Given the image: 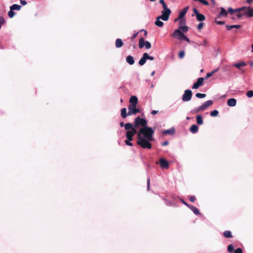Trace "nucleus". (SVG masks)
I'll return each mask as SVG.
<instances>
[{"instance_id":"1","label":"nucleus","mask_w":253,"mask_h":253,"mask_svg":"<svg viewBox=\"0 0 253 253\" xmlns=\"http://www.w3.org/2000/svg\"><path fill=\"white\" fill-rule=\"evenodd\" d=\"M147 123L146 119L138 116L134 119V126L135 128L142 126L137 132V145L143 149H150L152 148L150 141L154 140V131L152 127L147 126Z\"/></svg>"},{"instance_id":"2","label":"nucleus","mask_w":253,"mask_h":253,"mask_svg":"<svg viewBox=\"0 0 253 253\" xmlns=\"http://www.w3.org/2000/svg\"><path fill=\"white\" fill-rule=\"evenodd\" d=\"M171 36L173 37H178V39L180 40H184L187 42H190V40L183 34L180 29L175 30L172 34Z\"/></svg>"},{"instance_id":"3","label":"nucleus","mask_w":253,"mask_h":253,"mask_svg":"<svg viewBox=\"0 0 253 253\" xmlns=\"http://www.w3.org/2000/svg\"><path fill=\"white\" fill-rule=\"evenodd\" d=\"M213 104V101L212 100H208L206 101L203 104L199 106L194 111L195 113H198L200 111H202L206 109L209 107L211 106Z\"/></svg>"},{"instance_id":"4","label":"nucleus","mask_w":253,"mask_h":253,"mask_svg":"<svg viewBox=\"0 0 253 253\" xmlns=\"http://www.w3.org/2000/svg\"><path fill=\"white\" fill-rule=\"evenodd\" d=\"M128 115H135L140 112V110L136 108V105L133 104H129L128 106Z\"/></svg>"},{"instance_id":"5","label":"nucleus","mask_w":253,"mask_h":253,"mask_svg":"<svg viewBox=\"0 0 253 253\" xmlns=\"http://www.w3.org/2000/svg\"><path fill=\"white\" fill-rule=\"evenodd\" d=\"M171 13L170 9L163 10L162 11V15L158 16V19H161L164 21H168Z\"/></svg>"},{"instance_id":"6","label":"nucleus","mask_w":253,"mask_h":253,"mask_svg":"<svg viewBox=\"0 0 253 253\" xmlns=\"http://www.w3.org/2000/svg\"><path fill=\"white\" fill-rule=\"evenodd\" d=\"M144 46L146 49H150L151 47V44L149 42L145 41L143 38H141L139 40V47L141 49Z\"/></svg>"},{"instance_id":"7","label":"nucleus","mask_w":253,"mask_h":253,"mask_svg":"<svg viewBox=\"0 0 253 253\" xmlns=\"http://www.w3.org/2000/svg\"><path fill=\"white\" fill-rule=\"evenodd\" d=\"M192 96V92L190 89L185 90L184 93L182 95V99L183 101H189L191 99Z\"/></svg>"},{"instance_id":"8","label":"nucleus","mask_w":253,"mask_h":253,"mask_svg":"<svg viewBox=\"0 0 253 253\" xmlns=\"http://www.w3.org/2000/svg\"><path fill=\"white\" fill-rule=\"evenodd\" d=\"M204 80H205V79L203 78H198L197 82L193 84L192 88L193 89H197L200 86L203 85V84H204Z\"/></svg>"},{"instance_id":"9","label":"nucleus","mask_w":253,"mask_h":253,"mask_svg":"<svg viewBox=\"0 0 253 253\" xmlns=\"http://www.w3.org/2000/svg\"><path fill=\"white\" fill-rule=\"evenodd\" d=\"M193 11L199 21H203L205 19V16L203 14L200 13L196 8H194Z\"/></svg>"},{"instance_id":"10","label":"nucleus","mask_w":253,"mask_h":253,"mask_svg":"<svg viewBox=\"0 0 253 253\" xmlns=\"http://www.w3.org/2000/svg\"><path fill=\"white\" fill-rule=\"evenodd\" d=\"M160 164L161 165V167L162 169H168L169 168V164L168 162L165 159L161 158L160 160Z\"/></svg>"},{"instance_id":"11","label":"nucleus","mask_w":253,"mask_h":253,"mask_svg":"<svg viewBox=\"0 0 253 253\" xmlns=\"http://www.w3.org/2000/svg\"><path fill=\"white\" fill-rule=\"evenodd\" d=\"M137 131L136 129V128H132V130H128L126 131V138H128V137H133V136L136 134L137 133Z\"/></svg>"},{"instance_id":"12","label":"nucleus","mask_w":253,"mask_h":253,"mask_svg":"<svg viewBox=\"0 0 253 253\" xmlns=\"http://www.w3.org/2000/svg\"><path fill=\"white\" fill-rule=\"evenodd\" d=\"M244 15L248 17H253V8L250 7L247 8V10L244 12Z\"/></svg>"},{"instance_id":"13","label":"nucleus","mask_w":253,"mask_h":253,"mask_svg":"<svg viewBox=\"0 0 253 253\" xmlns=\"http://www.w3.org/2000/svg\"><path fill=\"white\" fill-rule=\"evenodd\" d=\"M228 12L223 7H220V11L217 15V18H220L221 16H227Z\"/></svg>"},{"instance_id":"14","label":"nucleus","mask_w":253,"mask_h":253,"mask_svg":"<svg viewBox=\"0 0 253 253\" xmlns=\"http://www.w3.org/2000/svg\"><path fill=\"white\" fill-rule=\"evenodd\" d=\"M236 100L235 98H230L227 100V104L229 106L234 107L236 104Z\"/></svg>"},{"instance_id":"15","label":"nucleus","mask_w":253,"mask_h":253,"mask_svg":"<svg viewBox=\"0 0 253 253\" xmlns=\"http://www.w3.org/2000/svg\"><path fill=\"white\" fill-rule=\"evenodd\" d=\"M129 101L130 104H133L134 105H136L138 103L137 97L136 96H132L130 97Z\"/></svg>"},{"instance_id":"16","label":"nucleus","mask_w":253,"mask_h":253,"mask_svg":"<svg viewBox=\"0 0 253 253\" xmlns=\"http://www.w3.org/2000/svg\"><path fill=\"white\" fill-rule=\"evenodd\" d=\"M175 132V129L173 127L171 128L170 129L165 130L163 131V134L164 135L169 134L173 135Z\"/></svg>"},{"instance_id":"17","label":"nucleus","mask_w":253,"mask_h":253,"mask_svg":"<svg viewBox=\"0 0 253 253\" xmlns=\"http://www.w3.org/2000/svg\"><path fill=\"white\" fill-rule=\"evenodd\" d=\"M188 208L196 215L200 214L199 210L193 205L188 206Z\"/></svg>"},{"instance_id":"18","label":"nucleus","mask_w":253,"mask_h":253,"mask_svg":"<svg viewBox=\"0 0 253 253\" xmlns=\"http://www.w3.org/2000/svg\"><path fill=\"white\" fill-rule=\"evenodd\" d=\"M188 9H189V6H186L182 10H181L179 12V15H180V18H183L184 17L185 14L187 12Z\"/></svg>"},{"instance_id":"19","label":"nucleus","mask_w":253,"mask_h":253,"mask_svg":"<svg viewBox=\"0 0 253 253\" xmlns=\"http://www.w3.org/2000/svg\"><path fill=\"white\" fill-rule=\"evenodd\" d=\"M246 65H247V64L245 62L242 61V62H241L239 63H237L234 64L233 65V66L236 67L237 68H238L239 69H241V68L242 67H245Z\"/></svg>"},{"instance_id":"20","label":"nucleus","mask_w":253,"mask_h":253,"mask_svg":"<svg viewBox=\"0 0 253 253\" xmlns=\"http://www.w3.org/2000/svg\"><path fill=\"white\" fill-rule=\"evenodd\" d=\"M123 42L121 39H117L116 40L115 46L117 48H120L123 45Z\"/></svg>"},{"instance_id":"21","label":"nucleus","mask_w":253,"mask_h":253,"mask_svg":"<svg viewBox=\"0 0 253 253\" xmlns=\"http://www.w3.org/2000/svg\"><path fill=\"white\" fill-rule=\"evenodd\" d=\"M146 54H145V53H144L143 54V56L141 58V59L139 60V64L141 66H142L143 65L145 62H146V61L147 60V58H146Z\"/></svg>"},{"instance_id":"22","label":"nucleus","mask_w":253,"mask_h":253,"mask_svg":"<svg viewBox=\"0 0 253 253\" xmlns=\"http://www.w3.org/2000/svg\"><path fill=\"white\" fill-rule=\"evenodd\" d=\"M126 61L130 65H133L134 63L133 57L131 55H128L126 57Z\"/></svg>"},{"instance_id":"23","label":"nucleus","mask_w":253,"mask_h":253,"mask_svg":"<svg viewBox=\"0 0 253 253\" xmlns=\"http://www.w3.org/2000/svg\"><path fill=\"white\" fill-rule=\"evenodd\" d=\"M199 127L196 125H193L191 126L190 130L193 133H195L198 131Z\"/></svg>"},{"instance_id":"24","label":"nucleus","mask_w":253,"mask_h":253,"mask_svg":"<svg viewBox=\"0 0 253 253\" xmlns=\"http://www.w3.org/2000/svg\"><path fill=\"white\" fill-rule=\"evenodd\" d=\"M125 128L126 130L128 131L132 130V128H135V127L134 126L133 127V125H132V124L127 123L125 124Z\"/></svg>"},{"instance_id":"25","label":"nucleus","mask_w":253,"mask_h":253,"mask_svg":"<svg viewBox=\"0 0 253 253\" xmlns=\"http://www.w3.org/2000/svg\"><path fill=\"white\" fill-rule=\"evenodd\" d=\"M196 122L199 125L203 124V118L201 115H198L196 116Z\"/></svg>"},{"instance_id":"26","label":"nucleus","mask_w":253,"mask_h":253,"mask_svg":"<svg viewBox=\"0 0 253 253\" xmlns=\"http://www.w3.org/2000/svg\"><path fill=\"white\" fill-rule=\"evenodd\" d=\"M121 117L124 119L126 118L128 115V113H126V108H122L121 110Z\"/></svg>"},{"instance_id":"27","label":"nucleus","mask_w":253,"mask_h":253,"mask_svg":"<svg viewBox=\"0 0 253 253\" xmlns=\"http://www.w3.org/2000/svg\"><path fill=\"white\" fill-rule=\"evenodd\" d=\"M218 69H219V68H218L213 70L212 71H211L210 73H208L207 74L206 77H205V78H204L205 80H207L208 78H209L210 77H211L214 73H215L216 72H217L218 71Z\"/></svg>"},{"instance_id":"28","label":"nucleus","mask_w":253,"mask_h":253,"mask_svg":"<svg viewBox=\"0 0 253 253\" xmlns=\"http://www.w3.org/2000/svg\"><path fill=\"white\" fill-rule=\"evenodd\" d=\"M21 8V5H18L16 4H14L10 7V9L12 10H20Z\"/></svg>"},{"instance_id":"29","label":"nucleus","mask_w":253,"mask_h":253,"mask_svg":"<svg viewBox=\"0 0 253 253\" xmlns=\"http://www.w3.org/2000/svg\"><path fill=\"white\" fill-rule=\"evenodd\" d=\"M241 27L240 25H226V28L227 30H230L233 28L239 29Z\"/></svg>"},{"instance_id":"30","label":"nucleus","mask_w":253,"mask_h":253,"mask_svg":"<svg viewBox=\"0 0 253 253\" xmlns=\"http://www.w3.org/2000/svg\"><path fill=\"white\" fill-rule=\"evenodd\" d=\"M160 19H158V17L156 18V21L155 22L156 25L158 27H162L164 25V23L160 20Z\"/></svg>"},{"instance_id":"31","label":"nucleus","mask_w":253,"mask_h":253,"mask_svg":"<svg viewBox=\"0 0 253 253\" xmlns=\"http://www.w3.org/2000/svg\"><path fill=\"white\" fill-rule=\"evenodd\" d=\"M223 236L225 238H230L232 237L231 232L230 231H225L223 232Z\"/></svg>"},{"instance_id":"32","label":"nucleus","mask_w":253,"mask_h":253,"mask_svg":"<svg viewBox=\"0 0 253 253\" xmlns=\"http://www.w3.org/2000/svg\"><path fill=\"white\" fill-rule=\"evenodd\" d=\"M218 114V111L216 110L211 112L210 115L212 117H216Z\"/></svg>"},{"instance_id":"33","label":"nucleus","mask_w":253,"mask_h":253,"mask_svg":"<svg viewBox=\"0 0 253 253\" xmlns=\"http://www.w3.org/2000/svg\"><path fill=\"white\" fill-rule=\"evenodd\" d=\"M206 96V94L197 93L196 94V96L199 98H203L205 97Z\"/></svg>"},{"instance_id":"34","label":"nucleus","mask_w":253,"mask_h":253,"mask_svg":"<svg viewBox=\"0 0 253 253\" xmlns=\"http://www.w3.org/2000/svg\"><path fill=\"white\" fill-rule=\"evenodd\" d=\"M178 29L182 30L184 32H187L188 30V27L187 26H179V28Z\"/></svg>"},{"instance_id":"35","label":"nucleus","mask_w":253,"mask_h":253,"mask_svg":"<svg viewBox=\"0 0 253 253\" xmlns=\"http://www.w3.org/2000/svg\"><path fill=\"white\" fill-rule=\"evenodd\" d=\"M5 22V20L4 18L1 16H0V29L1 28V26L3 24H4Z\"/></svg>"},{"instance_id":"36","label":"nucleus","mask_w":253,"mask_h":253,"mask_svg":"<svg viewBox=\"0 0 253 253\" xmlns=\"http://www.w3.org/2000/svg\"><path fill=\"white\" fill-rule=\"evenodd\" d=\"M247 7L246 6H243V7H241L240 8H238L235 9V11L239 12L242 11L245 9L247 10Z\"/></svg>"},{"instance_id":"37","label":"nucleus","mask_w":253,"mask_h":253,"mask_svg":"<svg viewBox=\"0 0 253 253\" xmlns=\"http://www.w3.org/2000/svg\"><path fill=\"white\" fill-rule=\"evenodd\" d=\"M227 251L229 253H231L234 251V247L232 244H230L228 246Z\"/></svg>"},{"instance_id":"38","label":"nucleus","mask_w":253,"mask_h":253,"mask_svg":"<svg viewBox=\"0 0 253 253\" xmlns=\"http://www.w3.org/2000/svg\"><path fill=\"white\" fill-rule=\"evenodd\" d=\"M8 15L10 18H12L15 15V12H13V10H10L8 12Z\"/></svg>"},{"instance_id":"39","label":"nucleus","mask_w":253,"mask_h":253,"mask_svg":"<svg viewBox=\"0 0 253 253\" xmlns=\"http://www.w3.org/2000/svg\"><path fill=\"white\" fill-rule=\"evenodd\" d=\"M184 56H185V52L183 50L179 52L178 57L179 58L182 59L184 57Z\"/></svg>"},{"instance_id":"40","label":"nucleus","mask_w":253,"mask_h":253,"mask_svg":"<svg viewBox=\"0 0 253 253\" xmlns=\"http://www.w3.org/2000/svg\"><path fill=\"white\" fill-rule=\"evenodd\" d=\"M247 95L248 97H252L253 96V91L249 90L247 92Z\"/></svg>"},{"instance_id":"41","label":"nucleus","mask_w":253,"mask_h":253,"mask_svg":"<svg viewBox=\"0 0 253 253\" xmlns=\"http://www.w3.org/2000/svg\"><path fill=\"white\" fill-rule=\"evenodd\" d=\"M145 54L146 55V56L147 60L148 59V60H153L154 59V58L153 56H149L147 53H145Z\"/></svg>"},{"instance_id":"42","label":"nucleus","mask_w":253,"mask_h":253,"mask_svg":"<svg viewBox=\"0 0 253 253\" xmlns=\"http://www.w3.org/2000/svg\"><path fill=\"white\" fill-rule=\"evenodd\" d=\"M228 12L231 14H232L235 11V9H233L231 7H229L228 8Z\"/></svg>"},{"instance_id":"43","label":"nucleus","mask_w":253,"mask_h":253,"mask_svg":"<svg viewBox=\"0 0 253 253\" xmlns=\"http://www.w3.org/2000/svg\"><path fill=\"white\" fill-rule=\"evenodd\" d=\"M125 143L126 145H127L128 146H132L133 145L132 143L131 142H130V141H129L127 140H126L125 141Z\"/></svg>"},{"instance_id":"44","label":"nucleus","mask_w":253,"mask_h":253,"mask_svg":"<svg viewBox=\"0 0 253 253\" xmlns=\"http://www.w3.org/2000/svg\"><path fill=\"white\" fill-rule=\"evenodd\" d=\"M189 200L191 202H194L196 200V198L194 196H190Z\"/></svg>"},{"instance_id":"45","label":"nucleus","mask_w":253,"mask_h":253,"mask_svg":"<svg viewBox=\"0 0 253 253\" xmlns=\"http://www.w3.org/2000/svg\"><path fill=\"white\" fill-rule=\"evenodd\" d=\"M203 27H204V23H200L198 25L197 28L198 29V30H201V29H202L203 28Z\"/></svg>"},{"instance_id":"46","label":"nucleus","mask_w":253,"mask_h":253,"mask_svg":"<svg viewBox=\"0 0 253 253\" xmlns=\"http://www.w3.org/2000/svg\"><path fill=\"white\" fill-rule=\"evenodd\" d=\"M235 253H242V250L241 248H238L234 251Z\"/></svg>"},{"instance_id":"47","label":"nucleus","mask_w":253,"mask_h":253,"mask_svg":"<svg viewBox=\"0 0 253 253\" xmlns=\"http://www.w3.org/2000/svg\"><path fill=\"white\" fill-rule=\"evenodd\" d=\"M215 22L218 25H223L225 23L224 21H215Z\"/></svg>"},{"instance_id":"48","label":"nucleus","mask_w":253,"mask_h":253,"mask_svg":"<svg viewBox=\"0 0 253 253\" xmlns=\"http://www.w3.org/2000/svg\"><path fill=\"white\" fill-rule=\"evenodd\" d=\"M147 189H148V190H149L150 189V178L147 179Z\"/></svg>"},{"instance_id":"49","label":"nucleus","mask_w":253,"mask_h":253,"mask_svg":"<svg viewBox=\"0 0 253 253\" xmlns=\"http://www.w3.org/2000/svg\"><path fill=\"white\" fill-rule=\"evenodd\" d=\"M185 24V20H181L179 22V26H183V25Z\"/></svg>"},{"instance_id":"50","label":"nucleus","mask_w":253,"mask_h":253,"mask_svg":"<svg viewBox=\"0 0 253 253\" xmlns=\"http://www.w3.org/2000/svg\"><path fill=\"white\" fill-rule=\"evenodd\" d=\"M137 35L138 33L133 34L131 38V40H133L134 38H135Z\"/></svg>"},{"instance_id":"51","label":"nucleus","mask_w":253,"mask_h":253,"mask_svg":"<svg viewBox=\"0 0 253 253\" xmlns=\"http://www.w3.org/2000/svg\"><path fill=\"white\" fill-rule=\"evenodd\" d=\"M244 15V14H242V13H238L237 14V17L238 19H241L242 18V17Z\"/></svg>"},{"instance_id":"52","label":"nucleus","mask_w":253,"mask_h":253,"mask_svg":"<svg viewBox=\"0 0 253 253\" xmlns=\"http://www.w3.org/2000/svg\"><path fill=\"white\" fill-rule=\"evenodd\" d=\"M20 3H21V4H22L23 5H26L27 4V2L24 0H21Z\"/></svg>"},{"instance_id":"53","label":"nucleus","mask_w":253,"mask_h":253,"mask_svg":"<svg viewBox=\"0 0 253 253\" xmlns=\"http://www.w3.org/2000/svg\"><path fill=\"white\" fill-rule=\"evenodd\" d=\"M163 7L164 10H165L167 9H169V8H168L167 4L166 3L163 5Z\"/></svg>"},{"instance_id":"54","label":"nucleus","mask_w":253,"mask_h":253,"mask_svg":"<svg viewBox=\"0 0 253 253\" xmlns=\"http://www.w3.org/2000/svg\"><path fill=\"white\" fill-rule=\"evenodd\" d=\"M182 18H180V15L178 16V17L177 18H176L175 19V22H177V21L178 20H182Z\"/></svg>"},{"instance_id":"55","label":"nucleus","mask_w":253,"mask_h":253,"mask_svg":"<svg viewBox=\"0 0 253 253\" xmlns=\"http://www.w3.org/2000/svg\"><path fill=\"white\" fill-rule=\"evenodd\" d=\"M169 144V142L167 141H164L163 143H162V145L163 146H166L167 145H168Z\"/></svg>"},{"instance_id":"56","label":"nucleus","mask_w":253,"mask_h":253,"mask_svg":"<svg viewBox=\"0 0 253 253\" xmlns=\"http://www.w3.org/2000/svg\"><path fill=\"white\" fill-rule=\"evenodd\" d=\"M158 112V111L153 110V111H152L151 112V114H152V115H155V114H156Z\"/></svg>"},{"instance_id":"57","label":"nucleus","mask_w":253,"mask_h":253,"mask_svg":"<svg viewBox=\"0 0 253 253\" xmlns=\"http://www.w3.org/2000/svg\"><path fill=\"white\" fill-rule=\"evenodd\" d=\"M182 202L185 205H186L187 207H188V206H191V205H189L186 202H185L184 201L182 200Z\"/></svg>"},{"instance_id":"58","label":"nucleus","mask_w":253,"mask_h":253,"mask_svg":"<svg viewBox=\"0 0 253 253\" xmlns=\"http://www.w3.org/2000/svg\"><path fill=\"white\" fill-rule=\"evenodd\" d=\"M160 3H161L162 5L166 3L164 0H160Z\"/></svg>"},{"instance_id":"59","label":"nucleus","mask_w":253,"mask_h":253,"mask_svg":"<svg viewBox=\"0 0 253 253\" xmlns=\"http://www.w3.org/2000/svg\"><path fill=\"white\" fill-rule=\"evenodd\" d=\"M249 63L251 67H253V61H250Z\"/></svg>"},{"instance_id":"60","label":"nucleus","mask_w":253,"mask_h":253,"mask_svg":"<svg viewBox=\"0 0 253 253\" xmlns=\"http://www.w3.org/2000/svg\"><path fill=\"white\" fill-rule=\"evenodd\" d=\"M247 2L249 4H251L253 2V0H247Z\"/></svg>"},{"instance_id":"61","label":"nucleus","mask_w":253,"mask_h":253,"mask_svg":"<svg viewBox=\"0 0 253 253\" xmlns=\"http://www.w3.org/2000/svg\"><path fill=\"white\" fill-rule=\"evenodd\" d=\"M127 140H129V141H131L132 140H133V137H128V138H126Z\"/></svg>"},{"instance_id":"62","label":"nucleus","mask_w":253,"mask_h":253,"mask_svg":"<svg viewBox=\"0 0 253 253\" xmlns=\"http://www.w3.org/2000/svg\"><path fill=\"white\" fill-rule=\"evenodd\" d=\"M120 126H121V127L123 126H124V122H121V123H120Z\"/></svg>"},{"instance_id":"63","label":"nucleus","mask_w":253,"mask_h":253,"mask_svg":"<svg viewBox=\"0 0 253 253\" xmlns=\"http://www.w3.org/2000/svg\"><path fill=\"white\" fill-rule=\"evenodd\" d=\"M144 35H145V36H146V35H147V31H145V30H144Z\"/></svg>"},{"instance_id":"64","label":"nucleus","mask_w":253,"mask_h":253,"mask_svg":"<svg viewBox=\"0 0 253 253\" xmlns=\"http://www.w3.org/2000/svg\"><path fill=\"white\" fill-rule=\"evenodd\" d=\"M154 74H155V71L152 72L151 73V76H153L154 75Z\"/></svg>"}]
</instances>
